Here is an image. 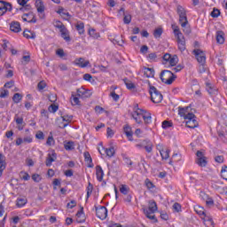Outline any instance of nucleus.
Masks as SVG:
<instances>
[{
    "mask_svg": "<svg viewBox=\"0 0 227 227\" xmlns=\"http://www.w3.org/2000/svg\"><path fill=\"white\" fill-rule=\"evenodd\" d=\"M177 13L179 15V22L182 26L184 33H185V35H191V28L187 27L189 21L187 20V13L185 12V9L181 5H177Z\"/></svg>",
    "mask_w": 227,
    "mask_h": 227,
    "instance_id": "f257e3e1",
    "label": "nucleus"
},
{
    "mask_svg": "<svg viewBox=\"0 0 227 227\" xmlns=\"http://www.w3.org/2000/svg\"><path fill=\"white\" fill-rule=\"evenodd\" d=\"M160 79L164 84H173L175 79H176V75L169 70H163L160 74Z\"/></svg>",
    "mask_w": 227,
    "mask_h": 227,
    "instance_id": "f03ea898",
    "label": "nucleus"
},
{
    "mask_svg": "<svg viewBox=\"0 0 227 227\" xmlns=\"http://www.w3.org/2000/svg\"><path fill=\"white\" fill-rule=\"evenodd\" d=\"M172 27L174 29V34L176 35L177 38L178 49L179 51H181V52H184V51H185V38L184 37V34L180 32V28H178V27Z\"/></svg>",
    "mask_w": 227,
    "mask_h": 227,
    "instance_id": "7ed1b4c3",
    "label": "nucleus"
},
{
    "mask_svg": "<svg viewBox=\"0 0 227 227\" xmlns=\"http://www.w3.org/2000/svg\"><path fill=\"white\" fill-rule=\"evenodd\" d=\"M149 93L151 95L152 102L154 104H160V102H162V94L159 90H157V88H155V86L150 85Z\"/></svg>",
    "mask_w": 227,
    "mask_h": 227,
    "instance_id": "20e7f679",
    "label": "nucleus"
},
{
    "mask_svg": "<svg viewBox=\"0 0 227 227\" xmlns=\"http://www.w3.org/2000/svg\"><path fill=\"white\" fill-rule=\"evenodd\" d=\"M145 110L139 108V105L136 104L133 107V113L131 114V116L133 120H135L136 123H138L139 125L143 123V115H144Z\"/></svg>",
    "mask_w": 227,
    "mask_h": 227,
    "instance_id": "39448f33",
    "label": "nucleus"
},
{
    "mask_svg": "<svg viewBox=\"0 0 227 227\" xmlns=\"http://www.w3.org/2000/svg\"><path fill=\"white\" fill-rule=\"evenodd\" d=\"M0 4H3V6H0V17H3L6 12H12V10H13V7L10 2L0 0Z\"/></svg>",
    "mask_w": 227,
    "mask_h": 227,
    "instance_id": "423d86ee",
    "label": "nucleus"
},
{
    "mask_svg": "<svg viewBox=\"0 0 227 227\" xmlns=\"http://www.w3.org/2000/svg\"><path fill=\"white\" fill-rule=\"evenodd\" d=\"M193 54H195L198 63H201V65H205V63L207 62V56L205 55V51L200 49H197L193 51Z\"/></svg>",
    "mask_w": 227,
    "mask_h": 227,
    "instance_id": "0eeeda50",
    "label": "nucleus"
},
{
    "mask_svg": "<svg viewBox=\"0 0 227 227\" xmlns=\"http://www.w3.org/2000/svg\"><path fill=\"white\" fill-rule=\"evenodd\" d=\"M96 215L101 221H104L107 217V207L104 206L96 207Z\"/></svg>",
    "mask_w": 227,
    "mask_h": 227,
    "instance_id": "6e6552de",
    "label": "nucleus"
},
{
    "mask_svg": "<svg viewBox=\"0 0 227 227\" xmlns=\"http://www.w3.org/2000/svg\"><path fill=\"white\" fill-rule=\"evenodd\" d=\"M56 159H58L56 152L54 150L50 151L46 157L45 165L50 168V166H52L53 162H56Z\"/></svg>",
    "mask_w": 227,
    "mask_h": 227,
    "instance_id": "1a4fd4ad",
    "label": "nucleus"
},
{
    "mask_svg": "<svg viewBox=\"0 0 227 227\" xmlns=\"http://www.w3.org/2000/svg\"><path fill=\"white\" fill-rule=\"evenodd\" d=\"M22 20L24 22H29L30 24H36V16L33 12L23 14Z\"/></svg>",
    "mask_w": 227,
    "mask_h": 227,
    "instance_id": "9d476101",
    "label": "nucleus"
},
{
    "mask_svg": "<svg viewBox=\"0 0 227 227\" xmlns=\"http://www.w3.org/2000/svg\"><path fill=\"white\" fill-rule=\"evenodd\" d=\"M77 95L80 98H90L91 97V91L82 88L77 90Z\"/></svg>",
    "mask_w": 227,
    "mask_h": 227,
    "instance_id": "9b49d317",
    "label": "nucleus"
},
{
    "mask_svg": "<svg viewBox=\"0 0 227 227\" xmlns=\"http://www.w3.org/2000/svg\"><path fill=\"white\" fill-rule=\"evenodd\" d=\"M74 65L80 68H86L90 65V60H84V58L75 59Z\"/></svg>",
    "mask_w": 227,
    "mask_h": 227,
    "instance_id": "f8f14e48",
    "label": "nucleus"
},
{
    "mask_svg": "<svg viewBox=\"0 0 227 227\" xmlns=\"http://www.w3.org/2000/svg\"><path fill=\"white\" fill-rule=\"evenodd\" d=\"M6 169V156L0 153V176H3V172Z\"/></svg>",
    "mask_w": 227,
    "mask_h": 227,
    "instance_id": "ddd939ff",
    "label": "nucleus"
},
{
    "mask_svg": "<svg viewBox=\"0 0 227 227\" xmlns=\"http://www.w3.org/2000/svg\"><path fill=\"white\" fill-rule=\"evenodd\" d=\"M35 8L40 15L43 14L45 12V5L43 4V1L35 0Z\"/></svg>",
    "mask_w": 227,
    "mask_h": 227,
    "instance_id": "4468645a",
    "label": "nucleus"
},
{
    "mask_svg": "<svg viewBox=\"0 0 227 227\" xmlns=\"http://www.w3.org/2000/svg\"><path fill=\"white\" fill-rule=\"evenodd\" d=\"M10 29L13 33H20V31H22V28L20 27V23L19 21L11 22Z\"/></svg>",
    "mask_w": 227,
    "mask_h": 227,
    "instance_id": "2eb2a0df",
    "label": "nucleus"
},
{
    "mask_svg": "<svg viewBox=\"0 0 227 227\" xmlns=\"http://www.w3.org/2000/svg\"><path fill=\"white\" fill-rule=\"evenodd\" d=\"M86 216L84 215V207H81V210L76 213V222L85 223Z\"/></svg>",
    "mask_w": 227,
    "mask_h": 227,
    "instance_id": "dca6fc26",
    "label": "nucleus"
},
{
    "mask_svg": "<svg viewBox=\"0 0 227 227\" xmlns=\"http://www.w3.org/2000/svg\"><path fill=\"white\" fill-rule=\"evenodd\" d=\"M96 176L98 182L104 180V169H102L100 165L96 166Z\"/></svg>",
    "mask_w": 227,
    "mask_h": 227,
    "instance_id": "f3484780",
    "label": "nucleus"
},
{
    "mask_svg": "<svg viewBox=\"0 0 227 227\" xmlns=\"http://www.w3.org/2000/svg\"><path fill=\"white\" fill-rule=\"evenodd\" d=\"M200 196L203 197V200H206V205L207 207H214V199L208 197V195H206L205 192H201Z\"/></svg>",
    "mask_w": 227,
    "mask_h": 227,
    "instance_id": "a211bd4d",
    "label": "nucleus"
},
{
    "mask_svg": "<svg viewBox=\"0 0 227 227\" xmlns=\"http://www.w3.org/2000/svg\"><path fill=\"white\" fill-rule=\"evenodd\" d=\"M143 72L145 77L147 78L153 77L155 75V70H153V68L145 67Z\"/></svg>",
    "mask_w": 227,
    "mask_h": 227,
    "instance_id": "6ab92c4d",
    "label": "nucleus"
},
{
    "mask_svg": "<svg viewBox=\"0 0 227 227\" xmlns=\"http://www.w3.org/2000/svg\"><path fill=\"white\" fill-rule=\"evenodd\" d=\"M27 3H29V0H18V4L20 6H25L20 9L21 12H24V10H29V8H31V5L27 4Z\"/></svg>",
    "mask_w": 227,
    "mask_h": 227,
    "instance_id": "aec40b11",
    "label": "nucleus"
},
{
    "mask_svg": "<svg viewBox=\"0 0 227 227\" xmlns=\"http://www.w3.org/2000/svg\"><path fill=\"white\" fill-rule=\"evenodd\" d=\"M144 148L145 149V152H147V153H152V152H153V143H152V141L150 140H145Z\"/></svg>",
    "mask_w": 227,
    "mask_h": 227,
    "instance_id": "412c9836",
    "label": "nucleus"
},
{
    "mask_svg": "<svg viewBox=\"0 0 227 227\" xmlns=\"http://www.w3.org/2000/svg\"><path fill=\"white\" fill-rule=\"evenodd\" d=\"M147 210L151 212V214H155L157 210V202H155L154 200H150Z\"/></svg>",
    "mask_w": 227,
    "mask_h": 227,
    "instance_id": "4be33fe9",
    "label": "nucleus"
},
{
    "mask_svg": "<svg viewBox=\"0 0 227 227\" xmlns=\"http://www.w3.org/2000/svg\"><path fill=\"white\" fill-rule=\"evenodd\" d=\"M144 214L147 219H151V221H154V223H157V218L155 217L154 215H152L151 211L148 210V208H144Z\"/></svg>",
    "mask_w": 227,
    "mask_h": 227,
    "instance_id": "5701e85b",
    "label": "nucleus"
},
{
    "mask_svg": "<svg viewBox=\"0 0 227 227\" xmlns=\"http://www.w3.org/2000/svg\"><path fill=\"white\" fill-rule=\"evenodd\" d=\"M73 118H74V116H72V115L62 116V121H66V123L63 124L61 129H65V128L68 127V123H70L72 121Z\"/></svg>",
    "mask_w": 227,
    "mask_h": 227,
    "instance_id": "b1692460",
    "label": "nucleus"
},
{
    "mask_svg": "<svg viewBox=\"0 0 227 227\" xmlns=\"http://www.w3.org/2000/svg\"><path fill=\"white\" fill-rule=\"evenodd\" d=\"M216 42L217 43H220V44L224 43V32L223 31L216 32Z\"/></svg>",
    "mask_w": 227,
    "mask_h": 227,
    "instance_id": "393cba45",
    "label": "nucleus"
},
{
    "mask_svg": "<svg viewBox=\"0 0 227 227\" xmlns=\"http://www.w3.org/2000/svg\"><path fill=\"white\" fill-rule=\"evenodd\" d=\"M27 204V199L26 198H18L16 206L18 208H22V207H25Z\"/></svg>",
    "mask_w": 227,
    "mask_h": 227,
    "instance_id": "a878e982",
    "label": "nucleus"
},
{
    "mask_svg": "<svg viewBox=\"0 0 227 227\" xmlns=\"http://www.w3.org/2000/svg\"><path fill=\"white\" fill-rule=\"evenodd\" d=\"M124 133L126 134L129 141H133L132 138V129L129 126H125L123 128Z\"/></svg>",
    "mask_w": 227,
    "mask_h": 227,
    "instance_id": "bb28decb",
    "label": "nucleus"
},
{
    "mask_svg": "<svg viewBox=\"0 0 227 227\" xmlns=\"http://www.w3.org/2000/svg\"><path fill=\"white\" fill-rule=\"evenodd\" d=\"M143 120L146 125L152 123V115L144 110Z\"/></svg>",
    "mask_w": 227,
    "mask_h": 227,
    "instance_id": "cd10ccee",
    "label": "nucleus"
},
{
    "mask_svg": "<svg viewBox=\"0 0 227 227\" xmlns=\"http://www.w3.org/2000/svg\"><path fill=\"white\" fill-rule=\"evenodd\" d=\"M60 33L62 38L66 40V42H70V35L68 34V29H67V27L60 30Z\"/></svg>",
    "mask_w": 227,
    "mask_h": 227,
    "instance_id": "c85d7f7f",
    "label": "nucleus"
},
{
    "mask_svg": "<svg viewBox=\"0 0 227 227\" xmlns=\"http://www.w3.org/2000/svg\"><path fill=\"white\" fill-rule=\"evenodd\" d=\"M23 36L25 38H27V39H29V38H32V39L36 38V35L35 34V32H31L30 30H27V29L24 30Z\"/></svg>",
    "mask_w": 227,
    "mask_h": 227,
    "instance_id": "c756f323",
    "label": "nucleus"
},
{
    "mask_svg": "<svg viewBox=\"0 0 227 227\" xmlns=\"http://www.w3.org/2000/svg\"><path fill=\"white\" fill-rule=\"evenodd\" d=\"M169 152H171L169 149H161L160 150V156L163 160H168L169 159Z\"/></svg>",
    "mask_w": 227,
    "mask_h": 227,
    "instance_id": "7c9ffc66",
    "label": "nucleus"
},
{
    "mask_svg": "<svg viewBox=\"0 0 227 227\" xmlns=\"http://www.w3.org/2000/svg\"><path fill=\"white\" fill-rule=\"evenodd\" d=\"M186 127H188V129H196V127H198V121L196 119L187 121Z\"/></svg>",
    "mask_w": 227,
    "mask_h": 227,
    "instance_id": "2f4dec72",
    "label": "nucleus"
},
{
    "mask_svg": "<svg viewBox=\"0 0 227 227\" xmlns=\"http://www.w3.org/2000/svg\"><path fill=\"white\" fill-rule=\"evenodd\" d=\"M123 82L128 90H134L136 88V85L127 78L123 79Z\"/></svg>",
    "mask_w": 227,
    "mask_h": 227,
    "instance_id": "473e14b6",
    "label": "nucleus"
},
{
    "mask_svg": "<svg viewBox=\"0 0 227 227\" xmlns=\"http://www.w3.org/2000/svg\"><path fill=\"white\" fill-rule=\"evenodd\" d=\"M189 113V106L186 107H182L179 106L178 107V114H180L181 116H183L184 118L185 117V115Z\"/></svg>",
    "mask_w": 227,
    "mask_h": 227,
    "instance_id": "72a5a7b5",
    "label": "nucleus"
},
{
    "mask_svg": "<svg viewBox=\"0 0 227 227\" xmlns=\"http://www.w3.org/2000/svg\"><path fill=\"white\" fill-rule=\"evenodd\" d=\"M129 191H130V188H129V186H127V184L120 185V192H121V194H124L125 196H127V194H129Z\"/></svg>",
    "mask_w": 227,
    "mask_h": 227,
    "instance_id": "f704fd0d",
    "label": "nucleus"
},
{
    "mask_svg": "<svg viewBox=\"0 0 227 227\" xmlns=\"http://www.w3.org/2000/svg\"><path fill=\"white\" fill-rule=\"evenodd\" d=\"M22 94L15 93L12 97V101L14 102V104H19L20 103V100H22Z\"/></svg>",
    "mask_w": 227,
    "mask_h": 227,
    "instance_id": "c9c22d12",
    "label": "nucleus"
},
{
    "mask_svg": "<svg viewBox=\"0 0 227 227\" xmlns=\"http://www.w3.org/2000/svg\"><path fill=\"white\" fill-rule=\"evenodd\" d=\"M54 27H57V29H59V31H62L63 29H65L67 27H65V25L63 24V22L59 21V20H55L54 21Z\"/></svg>",
    "mask_w": 227,
    "mask_h": 227,
    "instance_id": "e433bc0d",
    "label": "nucleus"
},
{
    "mask_svg": "<svg viewBox=\"0 0 227 227\" xmlns=\"http://www.w3.org/2000/svg\"><path fill=\"white\" fill-rule=\"evenodd\" d=\"M76 30L78 31L79 35H84V23H77Z\"/></svg>",
    "mask_w": 227,
    "mask_h": 227,
    "instance_id": "4c0bfd02",
    "label": "nucleus"
},
{
    "mask_svg": "<svg viewBox=\"0 0 227 227\" xmlns=\"http://www.w3.org/2000/svg\"><path fill=\"white\" fill-rule=\"evenodd\" d=\"M207 91L209 95H215L217 93V90L214 89L210 83H207Z\"/></svg>",
    "mask_w": 227,
    "mask_h": 227,
    "instance_id": "58836bf2",
    "label": "nucleus"
},
{
    "mask_svg": "<svg viewBox=\"0 0 227 227\" xmlns=\"http://www.w3.org/2000/svg\"><path fill=\"white\" fill-rule=\"evenodd\" d=\"M176 63H178V57L176 55H174L168 61V64L170 65V67H175L176 66Z\"/></svg>",
    "mask_w": 227,
    "mask_h": 227,
    "instance_id": "ea45409f",
    "label": "nucleus"
},
{
    "mask_svg": "<svg viewBox=\"0 0 227 227\" xmlns=\"http://www.w3.org/2000/svg\"><path fill=\"white\" fill-rule=\"evenodd\" d=\"M197 164H199V166H201V168H205V166H207V158H199L197 160Z\"/></svg>",
    "mask_w": 227,
    "mask_h": 227,
    "instance_id": "a19ab883",
    "label": "nucleus"
},
{
    "mask_svg": "<svg viewBox=\"0 0 227 227\" xmlns=\"http://www.w3.org/2000/svg\"><path fill=\"white\" fill-rule=\"evenodd\" d=\"M123 22L124 24H130L132 22V15L124 13Z\"/></svg>",
    "mask_w": 227,
    "mask_h": 227,
    "instance_id": "79ce46f5",
    "label": "nucleus"
},
{
    "mask_svg": "<svg viewBox=\"0 0 227 227\" xmlns=\"http://www.w3.org/2000/svg\"><path fill=\"white\" fill-rule=\"evenodd\" d=\"M80 102L81 101L79 100V98H77L74 94H72V97H71L72 106H79Z\"/></svg>",
    "mask_w": 227,
    "mask_h": 227,
    "instance_id": "37998d69",
    "label": "nucleus"
},
{
    "mask_svg": "<svg viewBox=\"0 0 227 227\" xmlns=\"http://www.w3.org/2000/svg\"><path fill=\"white\" fill-rule=\"evenodd\" d=\"M106 153L107 155V157H114V147H110L108 149H106Z\"/></svg>",
    "mask_w": 227,
    "mask_h": 227,
    "instance_id": "c03bdc74",
    "label": "nucleus"
},
{
    "mask_svg": "<svg viewBox=\"0 0 227 227\" xmlns=\"http://www.w3.org/2000/svg\"><path fill=\"white\" fill-rule=\"evenodd\" d=\"M64 147H65V150H68V151L74 150V142L69 141V142L64 144Z\"/></svg>",
    "mask_w": 227,
    "mask_h": 227,
    "instance_id": "a18cd8bd",
    "label": "nucleus"
},
{
    "mask_svg": "<svg viewBox=\"0 0 227 227\" xmlns=\"http://www.w3.org/2000/svg\"><path fill=\"white\" fill-rule=\"evenodd\" d=\"M84 159L85 162H89V164H91L93 162V160L91 159V155L89 152L84 153Z\"/></svg>",
    "mask_w": 227,
    "mask_h": 227,
    "instance_id": "49530a36",
    "label": "nucleus"
},
{
    "mask_svg": "<svg viewBox=\"0 0 227 227\" xmlns=\"http://www.w3.org/2000/svg\"><path fill=\"white\" fill-rule=\"evenodd\" d=\"M162 35V28H156L153 32L154 38H160Z\"/></svg>",
    "mask_w": 227,
    "mask_h": 227,
    "instance_id": "de8ad7c7",
    "label": "nucleus"
},
{
    "mask_svg": "<svg viewBox=\"0 0 227 227\" xmlns=\"http://www.w3.org/2000/svg\"><path fill=\"white\" fill-rule=\"evenodd\" d=\"M45 88H47V83L43 81H41L37 84V90H39V91H42V90H45Z\"/></svg>",
    "mask_w": 227,
    "mask_h": 227,
    "instance_id": "09e8293b",
    "label": "nucleus"
},
{
    "mask_svg": "<svg viewBox=\"0 0 227 227\" xmlns=\"http://www.w3.org/2000/svg\"><path fill=\"white\" fill-rule=\"evenodd\" d=\"M221 15V11H219L218 9H214L211 12V17H213V19H217V17H219Z\"/></svg>",
    "mask_w": 227,
    "mask_h": 227,
    "instance_id": "8fccbe9b",
    "label": "nucleus"
},
{
    "mask_svg": "<svg viewBox=\"0 0 227 227\" xmlns=\"http://www.w3.org/2000/svg\"><path fill=\"white\" fill-rule=\"evenodd\" d=\"M171 54L169 53H166L165 55L162 56V59H163V65H166V63H168V61L171 59Z\"/></svg>",
    "mask_w": 227,
    "mask_h": 227,
    "instance_id": "3c124183",
    "label": "nucleus"
},
{
    "mask_svg": "<svg viewBox=\"0 0 227 227\" xmlns=\"http://www.w3.org/2000/svg\"><path fill=\"white\" fill-rule=\"evenodd\" d=\"M91 192H93V184H91V183H89L87 187V199L91 196Z\"/></svg>",
    "mask_w": 227,
    "mask_h": 227,
    "instance_id": "603ef678",
    "label": "nucleus"
},
{
    "mask_svg": "<svg viewBox=\"0 0 227 227\" xmlns=\"http://www.w3.org/2000/svg\"><path fill=\"white\" fill-rule=\"evenodd\" d=\"M221 176H222V178H223V180H227V167L226 166L222 168Z\"/></svg>",
    "mask_w": 227,
    "mask_h": 227,
    "instance_id": "864d4df0",
    "label": "nucleus"
},
{
    "mask_svg": "<svg viewBox=\"0 0 227 227\" xmlns=\"http://www.w3.org/2000/svg\"><path fill=\"white\" fill-rule=\"evenodd\" d=\"M122 159L125 164H127V166H132V160L127 155H122Z\"/></svg>",
    "mask_w": 227,
    "mask_h": 227,
    "instance_id": "5fc2aeb1",
    "label": "nucleus"
},
{
    "mask_svg": "<svg viewBox=\"0 0 227 227\" xmlns=\"http://www.w3.org/2000/svg\"><path fill=\"white\" fill-rule=\"evenodd\" d=\"M184 120H188V121L196 120V115H194V114L192 113H188L185 114Z\"/></svg>",
    "mask_w": 227,
    "mask_h": 227,
    "instance_id": "6e6d98bb",
    "label": "nucleus"
},
{
    "mask_svg": "<svg viewBox=\"0 0 227 227\" xmlns=\"http://www.w3.org/2000/svg\"><path fill=\"white\" fill-rule=\"evenodd\" d=\"M169 127H173V122L169 121H164L162 122V129H169Z\"/></svg>",
    "mask_w": 227,
    "mask_h": 227,
    "instance_id": "4d7b16f0",
    "label": "nucleus"
},
{
    "mask_svg": "<svg viewBox=\"0 0 227 227\" xmlns=\"http://www.w3.org/2000/svg\"><path fill=\"white\" fill-rule=\"evenodd\" d=\"M173 210H175L176 212H181L182 211V206L180 205V203H178V202L174 203Z\"/></svg>",
    "mask_w": 227,
    "mask_h": 227,
    "instance_id": "13d9d810",
    "label": "nucleus"
},
{
    "mask_svg": "<svg viewBox=\"0 0 227 227\" xmlns=\"http://www.w3.org/2000/svg\"><path fill=\"white\" fill-rule=\"evenodd\" d=\"M157 58H159V56H157V53L155 52L150 53L148 55V59H150V61H157Z\"/></svg>",
    "mask_w": 227,
    "mask_h": 227,
    "instance_id": "bf43d9fd",
    "label": "nucleus"
},
{
    "mask_svg": "<svg viewBox=\"0 0 227 227\" xmlns=\"http://www.w3.org/2000/svg\"><path fill=\"white\" fill-rule=\"evenodd\" d=\"M35 137H36V139L43 140V139H45V135L43 134V131L39 130V131H37V133L35 134Z\"/></svg>",
    "mask_w": 227,
    "mask_h": 227,
    "instance_id": "052dcab7",
    "label": "nucleus"
},
{
    "mask_svg": "<svg viewBox=\"0 0 227 227\" xmlns=\"http://www.w3.org/2000/svg\"><path fill=\"white\" fill-rule=\"evenodd\" d=\"M110 97H112V98L115 101L118 102V100H120V95L116 94V92L112 91L110 93Z\"/></svg>",
    "mask_w": 227,
    "mask_h": 227,
    "instance_id": "680f3d73",
    "label": "nucleus"
},
{
    "mask_svg": "<svg viewBox=\"0 0 227 227\" xmlns=\"http://www.w3.org/2000/svg\"><path fill=\"white\" fill-rule=\"evenodd\" d=\"M181 159H182V156L178 153H174L172 156V160H174V162H178L180 161Z\"/></svg>",
    "mask_w": 227,
    "mask_h": 227,
    "instance_id": "e2e57ef3",
    "label": "nucleus"
},
{
    "mask_svg": "<svg viewBox=\"0 0 227 227\" xmlns=\"http://www.w3.org/2000/svg\"><path fill=\"white\" fill-rule=\"evenodd\" d=\"M145 185L147 189H153V187H155L150 179H145Z\"/></svg>",
    "mask_w": 227,
    "mask_h": 227,
    "instance_id": "0e129e2a",
    "label": "nucleus"
},
{
    "mask_svg": "<svg viewBox=\"0 0 227 227\" xmlns=\"http://www.w3.org/2000/svg\"><path fill=\"white\" fill-rule=\"evenodd\" d=\"M32 180H34V182H40L42 180V176H40V175L38 174H34L32 175Z\"/></svg>",
    "mask_w": 227,
    "mask_h": 227,
    "instance_id": "69168bd1",
    "label": "nucleus"
},
{
    "mask_svg": "<svg viewBox=\"0 0 227 227\" xmlns=\"http://www.w3.org/2000/svg\"><path fill=\"white\" fill-rule=\"evenodd\" d=\"M76 206H77V202L75 200H71L70 202L67 203V207L74 208Z\"/></svg>",
    "mask_w": 227,
    "mask_h": 227,
    "instance_id": "338daca9",
    "label": "nucleus"
},
{
    "mask_svg": "<svg viewBox=\"0 0 227 227\" xmlns=\"http://www.w3.org/2000/svg\"><path fill=\"white\" fill-rule=\"evenodd\" d=\"M9 93L10 92L8 90H3L2 91H0V98H6V97H8Z\"/></svg>",
    "mask_w": 227,
    "mask_h": 227,
    "instance_id": "774afa93",
    "label": "nucleus"
}]
</instances>
